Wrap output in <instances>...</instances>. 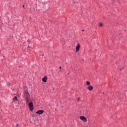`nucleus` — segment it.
Instances as JSON below:
<instances>
[{"label": "nucleus", "instance_id": "obj_8", "mask_svg": "<svg viewBox=\"0 0 127 127\" xmlns=\"http://www.w3.org/2000/svg\"><path fill=\"white\" fill-rule=\"evenodd\" d=\"M86 84H87V86H89L90 85V82L87 81Z\"/></svg>", "mask_w": 127, "mask_h": 127}, {"label": "nucleus", "instance_id": "obj_10", "mask_svg": "<svg viewBox=\"0 0 127 127\" xmlns=\"http://www.w3.org/2000/svg\"><path fill=\"white\" fill-rule=\"evenodd\" d=\"M79 101H80V99H79V98H78V99H77V102H79Z\"/></svg>", "mask_w": 127, "mask_h": 127}, {"label": "nucleus", "instance_id": "obj_6", "mask_svg": "<svg viewBox=\"0 0 127 127\" xmlns=\"http://www.w3.org/2000/svg\"><path fill=\"white\" fill-rule=\"evenodd\" d=\"M80 50V44H78L77 46L76 47V52H78V51Z\"/></svg>", "mask_w": 127, "mask_h": 127}, {"label": "nucleus", "instance_id": "obj_15", "mask_svg": "<svg viewBox=\"0 0 127 127\" xmlns=\"http://www.w3.org/2000/svg\"><path fill=\"white\" fill-rule=\"evenodd\" d=\"M113 1H115V0H113Z\"/></svg>", "mask_w": 127, "mask_h": 127}, {"label": "nucleus", "instance_id": "obj_14", "mask_svg": "<svg viewBox=\"0 0 127 127\" xmlns=\"http://www.w3.org/2000/svg\"><path fill=\"white\" fill-rule=\"evenodd\" d=\"M82 31H84V30H82Z\"/></svg>", "mask_w": 127, "mask_h": 127}, {"label": "nucleus", "instance_id": "obj_2", "mask_svg": "<svg viewBox=\"0 0 127 127\" xmlns=\"http://www.w3.org/2000/svg\"><path fill=\"white\" fill-rule=\"evenodd\" d=\"M80 120H82V121H83V122H87V119L84 116H80Z\"/></svg>", "mask_w": 127, "mask_h": 127}, {"label": "nucleus", "instance_id": "obj_11", "mask_svg": "<svg viewBox=\"0 0 127 127\" xmlns=\"http://www.w3.org/2000/svg\"><path fill=\"white\" fill-rule=\"evenodd\" d=\"M62 67L61 66H60V69H61Z\"/></svg>", "mask_w": 127, "mask_h": 127}, {"label": "nucleus", "instance_id": "obj_7", "mask_svg": "<svg viewBox=\"0 0 127 127\" xmlns=\"http://www.w3.org/2000/svg\"><path fill=\"white\" fill-rule=\"evenodd\" d=\"M13 101H17V97H16V96H15L14 98H13Z\"/></svg>", "mask_w": 127, "mask_h": 127}, {"label": "nucleus", "instance_id": "obj_9", "mask_svg": "<svg viewBox=\"0 0 127 127\" xmlns=\"http://www.w3.org/2000/svg\"><path fill=\"white\" fill-rule=\"evenodd\" d=\"M99 26L100 27L103 26V24H102L101 23H99Z\"/></svg>", "mask_w": 127, "mask_h": 127}, {"label": "nucleus", "instance_id": "obj_3", "mask_svg": "<svg viewBox=\"0 0 127 127\" xmlns=\"http://www.w3.org/2000/svg\"><path fill=\"white\" fill-rule=\"evenodd\" d=\"M42 81L43 82H44L45 83H46L47 82V76H45L43 78H42Z\"/></svg>", "mask_w": 127, "mask_h": 127}, {"label": "nucleus", "instance_id": "obj_1", "mask_svg": "<svg viewBox=\"0 0 127 127\" xmlns=\"http://www.w3.org/2000/svg\"><path fill=\"white\" fill-rule=\"evenodd\" d=\"M30 111H32L33 110V103L32 102H30L28 105Z\"/></svg>", "mask_w": 127, "mask_h": 127}, {"label": "nucleus", "instance_id": "obj_12", "mask_svg": "<svg viewBox=\"0 0 127 127\" xmlns=\"http://www.w3.org/2000/svg\"><path fill=\"white\" fill-rule=\"evenodd\" d=\"M7 85H9L10 84H9V83H8V84H7Z\"/></svg>", "mask_w": 127, "mask_h": 127}, {"label": "nucleus", "instance_id": "obj_5", "mask_svg": "<svg viewBox=\"0 0 127 127\" xmlns=\"http://www.w3.org/2000/svg\"><path fill=\"white\" fill-rule=\"evenodd\" d=\"M87 89L89 90V91H92L93 89H94V87L93 86L90 85L87 87Z\"/></svg>", "mask_w": 127, "mask_h": 127}, {"label": "nucleus", "instance_id": "obj_4", "mask_svg": "<svg viewBox=\"0 0 127 127\" xmlns=\"http://www.w3.org/2000/svg\"><path fill=\"white\" fill-rule=\"evenodd\" d=\"M44 111L43 110H38L36 114H39V115H41V114H43Z\"/></svg>", "mask_w": 127, "mask_h": 127}, {"label": "nucleus", "instance_id": "obj_13", "mask_svg": "<svg viewBox=\"0 0 127 127\" xmlns=\"http://www.w3.org/2000/svg\"><path fill=\"white\" fill-rule=\"evenodd\" d=\"M17 126H18V124H17V126H16V127H17Z\"/></svg>", "mask_w": 127, "mask_h": 127}]
</instances>
